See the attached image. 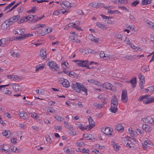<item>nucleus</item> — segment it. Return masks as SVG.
<instances>
[{"label": "nucleus", "mask_w": 154, "mask_h": 154, "mask_svg": "<svg viewBox=\"0 0 154 154\" xmlns=\"http://www.w3.org/2000/svg\"><path fill=\"white\" fill-rule=\"evenodd\" d=\"M142 127V128L146 132H149L152 130V128L151 127L146 124H143Z\"/></svg>", "instance_id": "nucleus-22"}, {"label": "nucleus", "mask_w": 154, "mask_h": 154, "mask_svg": "<svg viewBox=\"0 0 154 154\" xmlns=\"http://www.w3.org/2000/svg\"><path fill=\"white\" fill-rule=\"evenodd\" d=\"M102 86L103 88L108 89L109 90L112 91H115V87L110 83L108 82H106L104 83L102 85Z\"/></svg>", "instance_id": "nucleus-7"}, {"label": "nucleus", "mask_w": 154, "mask_h": 154, "mask_svg": "<svg viewBox=\"0 0 154 154\" xmlns=\"http://www.w3.org/2000/svg\"><path fill=\"white\" fill-rule=\"evenodd\" d=\"M129 18L133 22H135L136 21V18L134 17V16L133 15L131 14H130Z\"/></svg>", "instance_id": "nucleus-58"}, {"label": "nucleus", "mask_w": 154, "mask_h": 154, "mask_svg": "<svg viewBox=\"0 0 154 154\" xmlns=\"http://www.w3.org/2000/svg\"><path fill=\"white\" fill-rule=\"evenodd\" d=\"M113 146V147H114V149L116 151L119 149V148L120 146L119 145L116 143L115 141H113L111 142Z\"/></svg>", "instance_id": "nucleus-26"}, {"label": "nucleus", "mask_w": 154, "mask_h": 154, "mask_svg": "<svg viewBox=\"0 0 154 154\" xmlns=\"http://www.w3.org/2000/svg\"><path fill=\"white\" fill-rule=\"evenodd\" d=\"M88 5L93 8H97L98 5V4L96 3H91L89 4Z\"/></svg>", "instance_id": "nucleus-51"}, {"label": "nucleus", "mask_w": 154, "mask_h": 154, "mask_svg": "<svg viewBox=\"0 0 154 154\" xmlns=\"http://www.w3.org/2000/svg\"><path fill=\"white\" fill-rule=\"evenodd\" d=\"M122 100L123 103L127 102L128 100L127 91L126 90H123L122 94Z\"/></svg>", "instance_id": "nucleus-9"}, {"label": "nucleus", "mask_w": 154, "mask_h": 154, "mask_svg": "<svg viewBox=\"0 0 154 154\" xmlns=\"http://www.w3.org/2000/svg\"><path fill=\"white\" fill-rule=\"evenodd\" d=\"M24 30L23 29H17L14 31V34H18L20 35L21 36H23L24 33Z\"/></svg>", "instance_id": "nucleus-21"}, {"label": "nucleus", "mask_w": 154, "mask_h": 154, "mask_svg": "<svg viewBox=\"0 0 154 154\" xmlns=\"http://www.w3.org/2000/svg\"><path fill=\"white\" fill-rule=\"evenodd\" d=\"M144 145L149 147L152 146V143L148 140H146L144 142Z\"/></svg>", "instance_id": "nucleus-45"}, {"label": "nucleus", "mask_w": 154, "mask_h": 154, "mask_svg": "<svg viewBox=\"0 0 154 154\" xmlns=\"http://www.w3.org/2000/svg\"><path fill=\"white\" fill-rule=\"evenodd\" d=\"M29 115H31V117L35 119H36L38 117L37 114L35 112L29 113Z\"/></svg>", "instance_id": "nucleus-42"}, {"label": "nucleus", "mask_w": 154, "mask_h": 154, "mask_svg": "<svg viewBox=\"0 0 154 154\" xmlns=\"http://www.w3.org/2000/svg\"><path fill=\"white\" fill-rule=\"evenodd\" d=\"M96 25L103 29H106V27L104 24L100 23L99 22L97 23Z\"/></svg>", "instance_id": "nucleus-31"}, {"label": "nucleus", "mask_w": 154, "mask_h": 154, "mask_svg": "<svg viewBox=\"0 0 154 154\" xmlns=\"http://www.w3.org/2000/svg\"><path fill=\"white\" fill-rule=\"evenodd\" d=\"M112 130L109 127H107L105 129H103L102 130V131L106 135H112Z\"/></svg>", "instance_id": "nucleus-13"}, {"label": "nucleus", "mask_w": 154, "mask_h": 154, "mask_svg": "<svg viewBox=\"0 0 154 154\" xmlns=\"http://www.w3.org/2000/svg\"><path fill=\"white\" fill-rule=\"evenodd\" d=\"M76 145L79 146H83L84 144L83 142H78L76 143Z\"/></svg>", "instance_id": "nucleus-63"}, {"label": "nucleus", "mask_w": 154, "mask_h": 154, "mask_svg": "<svg viewBox=\"0 0 154 154\" xmlns=\"http://www.w3.org/2000/svg\"><path fill=\"white\" fill-rule=\"evenodd\" d=\"M12 151L16 153H17L20 152V149H18L15 146H14L11 149Z\"/></svg>", "instance_id": "nucleus-36"}, {"label": "nucleus", "mask_w": 154, "mask_h": 154, "mask_svg": "<svg viewBox=\"0 0 154 154\" xmlns=\"http://www.w3.org/2000/svg\"><path fill=\"white\" fill-rule=\"evenodd\" d=\"M12 87L13 90L15 92H18L21 91V87L17 84H13Z\"/></svg>", "instance_id": "nucleus-17"}, {"label": "nucleus", "mask_w": 154, "mask_h": 154, "mask_svg": "<svg viewBox=\"0 0 154 154\" xmlns=\"http://www.w3.org/2000/svg\"><path fill=\"white\" fill-rule=\"evenodd\" d=\"M151 0H142V4L143 5L150 4Z\"/></svg>", "instance_id": "nucleus-44"}, {"label": "nucleus", "mask_w": 154, "mask_h": 154, "mask_svg": "<svg viewBox=\"0 0 154 154\" xmlns=\"http://www.w3.org/2000/svg\"><path fill=\"white\" fill-rule=\"evenodd\" d=\"M128 140L133 143H137L136 140L132 137H129V138L128 139Z\"/></svg>", "instance_id": "nucleus-53"}, {"label": "nucleus", "mask_w": 154, "mask_h": 154, "mask_svg": "<svg viewBox=\"0 0 154 154\" xmlns=\"http://www.w3.org/2000/svg\"><path fill=\"white\" fill-rule=\"evenodd\" d=\"M48 64L50 69L52 70H56L57 68L56 63L53 61H49Z\"/></svg>", "instance_id": "nucleus-11"}, {"label": "nucleus", "mask_w": 154, "mask_h": 154, "mask_svg": "<svg viewBox=\"0 0 154 154\" xmlns=\"http://www.w3.org/2000/svg\"><path fill=\"white\" fill-rule=\"evenodd\" d=\"M44 65L42 64H39L35 66V71H37L39 70L42 69L44 67Z\"/></svg>", "instance_id": "nucleus-33"}, {"label": "nucleus", "mask_w": 154, "mask_h": 154, "mask_svg": "<svg viewBox=\"0 0 154 154\" xmlns=\"http://www.w3.org/2000/svg\"><path fill=\"white\" fill-rule=\"evenodd\" d=\"M6 21L8 23L9 26L11 25L12 23H14L12 19L11 18L8 19L7 20H6Z\"/></svg>", "instance_id": "nucleus-55"}, {"label": "nucleus", "mask_w": 154, "mask_h": 154, "mask_svg": "<svg viewBox=\"0 0 154 154\" xmlns=\"http://www.w3.org/2000/svg\"><path fill=\"white\" fill-rule=\"evenodd\" d=\"M147 24L152 28H154V23L152 22L147 21L146 22Z\"/></svg>", "instance_id": "nucleus-54"}, {"label": "nucleus", "mask_w": 154, "mask_h": 154, "mask_svg": "<svg viewBox=\"0 0 154 154\" xmlns=\"http://www.w3.org/2000/svg\"><path fill=\"white\" fill-rule=\"evenodd\" d=\"M59 82L61 84H62L63 87L68 88L70 86V84L69 81L63 78H61L59 79Z\"/></svg>", "instance_id": "nucleus-6"}, {"label": "nucleus", "mask_w": 154, "mask_h": 154, "mask_svg": "<svg viewBox=\"0 0 154 154\" xmlns=\"http://www.w3.org/2000/svg\"><path fill=\"white\" fill-rule=\"evenodd\" d=\"M2 134L6 137L8 138L10 135L11 132L9 131L5 130L2 133Z\"/></svg>", "instance_id": "nucleus-35"}, {"label": "nucleus", "mask_w": 154, "mask_h": 154, "mask_svg": "<svg viewBox=\"0 0 154 154\" xmlns=\"http://www.w3.org/2000/svg\"><path fill=\"white\" fill-rule=\"evenodd\" d=\"M141 70L144 72L149 70V69L148 66H144L142 67Z\"/></svg>", "instance_id": "nucleus-37"}, {"label": "nucleus", "mask_w": 154, "mask_h": 154, "mask_svg": "<svg viewBox=\"0 0 154 154\" xmlns=\"http://www.w3.org/2000/svg\"><path fill=\"white\" fill-rule=\"evenodd\" d=\"M11 56L14 57H17L19 55V54L18 53L13 51H11Z\"/></svg>", "instance_id": "nucleus-49"}, {"label": "nucleus", "mask_w": 154, "mask_h": 154, "mask_svg": "<svg viewBox=\"0 0 154 154\" xmlns=\"http://www.w3.org/2000/svg\"><path fill=\"white\" fill-rule=\"evenodd\" d=\"M139 78L140 79L139 85L141 89H143V88L145 82L144 77L143 75L139 74Z\"/></svg>", "instance_id": "nucleus-10"}, {"label": "nucleus", "mask_w": 154, "mask_h": 154, "mask_svg": "<svg viewBox=\"0 0 154 154\" xmlns=\"http://www.w3.org/2000/svg\"><path fill=\"white\" fill-rule=\"evenodd\" d=\"M103 8L105 9L108 10V11L110 10V9L114 8L113 6H104L103 7Z\"/></svg>", "instance_id": "nucleus-61"}, {"label": "nucleus", "mask_w": 154, "mask_h": 154, "mask_svg": "<svg viewBox=\"0 0 154 154\" xmlns=\"http://www.w3.org/2000/svg\"><path fill=\"white\" fill-rule=\"evenodd\" d=\"M115 37L116 38L119 39L120 41H122V35L120 33H118L116 34L115 35Z\"/></svg>", "instance_id": "nucleus-43"}, {"label": "nucleus", "mask_w": 154, "mask_h": 154, "mask_svg": "<svg viewBox=\"0 0 154 154\" xmlns=\"http://www.w3.org/2000/svg\"><path fill=\"white\" fill-rule=\"evenodd\" d=\"M46 51L45 48L42 49L40 51V55L42 59H45L47 56Z\"/></svg>", "instance_id": "nucleus-15"}, {"label": "nucleus", "mask_w": 154, "mask_h": 154, "mask_svg": "<svg viewBox=\"0 0 154 154\" xmlns=\"http://www.w3.org/2000/svg\"><path fill=\"white\" fill-rule=\"evenodd\" d=\"M131 48L135 50L136 51H142V49L140 47H137L134 45H131Z\"/></svg>", "instance_id": "nucleus-29"}, {"label": "nucleus", "mask_w": 154, "mask_h": 154, "mask_svg": "<svg viewBox=\"0 0 154 154\" xmlns=\"http://www.w3.org/2000/svg\"><path fill=\"white\" fill-rule=\"evenodd\" d=\"M128 131L131 134H133L134 135H135L137 133L136 132L133 130L132 128H129Z\"/></svg>", "instance_id": "nucleus-46"}, {"label": "nucleus", "mask_w": 154, "mask_h": 154, "mask_svg": "<svg viewBox=\"0 0 154 154\" xmlns=\"http://www.w3.org/2000/svg\"><path fill=\"white\" fill-rule=\"evenodd\" d=\"M130 83L132 84V86L133 88L135 87L137 83L136 78H132L130 81Z\"/></svg>", "instance_id": "nucleus-30"}, {"label": "nucleus", "mask_w": 154, "mask_h": 154, "mask_svg": "<svg viewBox=\"0 0 154 154\" xmlns=\"http://www.w3.org/2000/svg\"><path fill=\"white\" fill-rule=\"evenodd\" d=\"M21 3V2H20V3H17V4H15L14 6H13L11 9H10L9 10L7 11V13H8L10 12H11L12 10L14 9L17 6H18V5Z\"/></svg>", "instance_id": "nucleus-57"}, {"label": "nucleus", "mask_w": 154, "mask_h": 154, "mask_svg": "<svg viewBox=\"0 0 154 154\" xmlns=\"http://www.w3.org/2000/svg\"><path fill=\"white\" fill-rule=\"evenodd\" d=\"M112 58L113 57L112 55L109 54H106L105 56L104 60H110L112 59Z\"/></svg>", "instance_id": "nucleus-41"}, {"label": "nucleus", "mask_w": 154, "mask_h": 154, "mask_svg": "<svg viewBox=\"0 0 154 154\" xmlns=\"http://www.w3.org/2000/svg\"><path fill=\"white\" fill-rule=\"evenodd\" d=\"M139 101H143V103L148 104L154 102V97H149L148 95L140 96L138 99Z\"/></svg>", "instance_id": "nucleus-3"}, {"label": "nucleus", "mask_w": 154, "mask_h": 154, "mask_svg": "<svg viewBox=\"0 0 154 154\" xmlns=\"http://www.w3.org/2000/svg\"><path fill=\"white\" fill-rule=\"evenodd\" d=\"M139 3V2L138 1H136L131 3V5L132 6H135Z\"/></svg>", "instance_id": "nucleus-64"}, {"label": "nucleus", "mask_w": 154, "mask_h": 154, "mask_svg": "<svg viewBox=\"0 0 154 154\" xmlns=\"http://www.w3.org/2000/svg\"><path fill=\"white\" fill-rule=\"evenodd\" d=\"M26 21H32L34 18V16L32 15H30L25 17Z\"/></svg>", "instance_id": "nucleus-34"}, {"label": "nucleus", "mask_w": 154, "mask_h": 154, "mask_svg": "<svg viewBox=\"0 0 154 154\" xmlns=\"http://www.w3.org/2000/svg\"><path fill=\"white\" fill-rule=\"evenodd\" d=\"M73 61L76 63V65L79 66L85 67H87L88 68H90L89 66L87 65V64H88V62L87 60L85 61L75 60Z\"/></svg>", "instance_id": "nucleus-5"}, {"label": "nucleus", "mask_w": 154, "mask_h": 154, "mask_svg": "<svg viewBox=\"0 0 154 154\" xmlns=\"http://www.w3.org/2000/svg\"><path fill=\"white\" fill-rule=\"evenodd\" d=\"M2 93L3 94H6L8 96H11L12 93L11 91L9 90L8 88H4L2 90Z\"/></svg>", "instance_id": "nucleus-23"}, {"label": "nucleus", "mask_w": 154, "mask_h": 154, "mask_svg": "<svg viewBox=\"0 0 154 154\" xmlns=\"http://www.w3.org/2000/svg\"><path fill=\"white\" fill-rule=\"evenodd\" d=\"M47 111L48 112L54 113L55 112L54 109L52 107H48L47 108Z\"/></svg>", "instance_id": "nucleus-47"}, {"label": "nucleus", "mask_w": 154, "mask_h": 154, "mask_svg": "<svg viewBox=\"0 0 154 154\" xmlns=\"http://www.w3.org/2000/svg\"><path fill=\"white\" fill-rule=\"evenodd\" d=\"M64 124L65 127L66 128L71 130H74V127L73 126H71L68 123L66 122H64Z\"/></svg>", "instance_id": "nucleus-28"}, {"label": "nucleus", "mask_w": 154, "mask_h": 154, "mask_svg": "<svg viewBox=\"0 0 154 154\" xmlns=\"http://www.w3.org/2000/svg\"><path fill=\"white\" fill-rule=\"evenodd\" d=\"M43 90L41 89L40 90L37 89L36 90V92L37 94H42L43 93Z\"/></svg>", "instance_id": "nucleus-62"}, {"label": "nucleus", "mask_w": 154, "mask_h": 154, "mask_svg": "<svg viewBox=\"0 0 154 154\" xmlns=\"http://www.w3.org/2000/svg\"><path fill=\"white\" fill-rule=\"evenodd\" d=\"M52 28L51 27L46 28L45 30L42 31V32L39 33V35H44L45 34H46L52 31Z\"/></svg>", "instance_id": "nucleus-14"}, {"label": "nucleus", "mask_w": 154, "mask_h": 154, "mask_svg": "<svg viewBox=\"0 0 154 154\" xmlns=\"http://www.w3.org/2000/svg\"><path fill=\"white\" fill-rule=\"evenodd\" d=\"M61 11V10H57L56 11H55L54 12L53 14L54 15H55L56 16H57L59 14H60V12Z\"/></svg>", "instance_id": "nucleus-56"}, {"label": "nucleus", "mask_w": 154, "mask_h": 154, "mask_svg": "<svg viewBox=\"0 0 154 154\" xmlns=\"http://www.w3.org/2000/svg\"><path fill=\"white\" fill-rule=\"evenodd\" d=\"M105 54L103 51H101L100 54V57L101 58L103 59H104V58L105 57Z\"/></svg>", "instance_id": "nucleus-59"}, {"label": "nucleus", "mask_w": 154, "mask_h": 154, "mask_svg": "<svg viewBox=\"0 0 154 154\" xmlns=\"http://www.w3.org/2000/svg\"><path fill=\"white\" fill-rule=\"evenodd\" d=\"M81 152L83 153H89V150L86 148H83L81 149Z\"/></svg>", "instance_id": "nucleus-60"}, {"label": "nucleus", "mask_w": 154, "mask_h": 154, "mask_svg": "<svg viewBox=\"0 0 154 154\" xmlns=\"http://www.w3.org/2000/svg\"><path fill=\"white\" fill-rule=\"evenodd\" d=\"M75 125L76 126V127L79 128L82 131H84L85 130L87 129L88 128V126H87L86 127H85L83 126V124L79 122L76 123L75 124Z\"/></svg>", "instance_id": "nucleus-20"}, {"label": "nucleus", "mask_w": 154, "mask_h": 154, "mask_svg": "<svg viewBox=\"0 0 154 154\" xmlns=\"http://www.w3.org/2000/svg\"><path fill=\"white\" fill-rule=\"evenodd\" d=\"M127 3V0H119L117 4H124Z\"/></svg>", "instance_id": "nucleus-52"}, {"label": "nucleus", "mask_w": 154, "mask_h": 154, "mask_svg": "<svg viewBox=\"0 0 154 154\" xmlns=\"http://www.w3.org/2000/svg\"><path fill=\"white\" fill-rule=\"evenodd\" d=\"M9 26V25L6 21L3 23L1 26V28L2 30H5L8 28Z\"/></svg>", "instance_id": "nucleus-25"}, {"label": "nucleus", "mask_w": 154, "mask_h": 154, "mask_svg": "<svg viewBox=\"0 0 154 154\" xmlns=\"http://www.w3.org/2000/svg\"><path fill=\"white\" fill-rule=\"evenodd\" d=\"M142 120L146 123L154 124V119L150 116H148L145 118H142Z\"/></svg>", "instance_id": "nucleus-8"}, {"label": "nucleus", "mask_w": 154, "mask_h": 154, "mask_svg": "<svg viewBox=\"0 0 154 154\" xmlns=\"http://www.w3.org/2000/svg\"><path fill=\"white\" fill-rule=\"evenodd\" d=\"M74 4H72L69 3L67 1H65L60 2V6L63 8L65 9H69L72 7L73 5Z\"/></svg>", "instance_id": "nucleus-4"}, {"label": "nucleus", "mask_w": 154, "mask_h": 154, "mask_svg": "<svg viewBox=\"0 0 154 154\" xmlns=\"http://www.w3.org/2000/svg\"><path fill=\"white\" fill-rule=\"evenodd\" d=\"M88 121L89 124L88 129L90 130L95 126V122L91 117L88 119Z\"/></svg>", "instance_id": "nucleus-18"}, {"label": "nucleus", "mask_w": 154, "mask_h": 154, "mask_svg": "<svg viewBox=\"0 0 154 154\" xmlns=\"http://www.w3.org/2000/svg\"><path fill=\"white\" fill-rule=\"evenodd\" d=\"M116 129L118 131H122L124 129V127L122 125H119L116 127Z\"/></svg>", "instance_id": "nucleus-39"}, {"label": "nucleus", "mask_w": 154, "mask_h": 154, "mask_svg": "<svg viewBox=\"0 0 154 154\" xmlns=\"http://www.w3.org/2000/svg\"><path fill=\"white\" fill-rule=\"evenodd\" d=\"M118 101L117 97L115 96H113L111 100V106L109 109L110 111L112 113H115L118 109Z\"/></svg>", "instance_id": "nucleus-2"}, {"label": "nucleus", "mask_w": 154, "mask_h": 154, "mask_svg": "<svg viewBox=\"0 0 154 154\" xmlns=\"http://www.w3.org/2000/svg\"><path fill=\"white\" fill-rule=\"evenodd\" d=\"M71 87L75 91L79 93L81 92V91H84L86 95H87V90L86 88L82 84L79 82H74L72 83Z\"/></svg>", "instance_id": "nucleus-1"}, {"label": "nucleus", "mask_w": 154, "mask_h": 154, "mask_svg": "<svg viewBox=\"0 0 154 154\" xmlns=\"http://www.w3.org/2000/svg\"><path fill=\"white\" fill-rule=\"evenodd\" d=\"M147 91L150 92H152L154 91V86H152L148 87L147 89Z\"/></svg>", "instance_id": "nucleus-48"}, {"label": "nucleus", "mask_w": 154, "mask_h": 154, "mask_svg": "<svg viewBox=\"0 0 154 154\" xmlns=\"http://www.w3.org/2000/svg\"><path fill=\"white\" fill-rule=\"evenodd\" d=\"M33 35V34L28 33L27 34H24L23 36H18L16 38V39L18 40H21L23 39L28 37H31Z\"/></svg>", "instance_id": "nucleus-16"}, {"label": "nucleus", "mask_w": 154, "mask_h": 154, "mask_svg": "<svg viewBox=\"0 0 154 154\" xmlns=\"http://www.w3.org/2000/svg\"><path fill=\"white\" fill-rule=\"evenodd\" d=\"M124 41L125 42V43L126 44L130 45L131 48V45H133L129 39L128 38L126 37L125 40H124Z\"/></svg>", "instance_id": "nucleus-40"}, {"label": "nucleus", "mask_w": 154, "mask_h": 154, "mask_svg": "<svg viewBox=\"0 0 154 154\" xmlns=\"http://www.w3.org/2000/svg\"><path fill=\"white\" fill-rule=\"evenodd\" d=\"M88 37L89 39L94 42L97 43L98 42V39L94 37L92 35H89Z\"/></svg>", "instance_id": "nucleus-27"}, {"label": "nucleus", "mask_w": 154, "mask_h": 154, "mask_svg": "<svg viewBox=\"0 0 154 154\" xmlns=\"http://www.w3.org/2000/svg\"><path fill=\"white\" fill-rule=\"evenodd\" d=\"M46 141L48 143H51V140L50 137L48 134H47L45 136Z\"/></svg>", "instance_id": "nucleus-50"}, {"label": "nucleus", "mask_w": 154, "mask_h": 154, "mask_svg": "<svg viewBox=\"0 0 154 154\" xmlns=\"http://www.w3.org/2000/svg\"><path fill=\"white\" fill-rule=\"evenodd\" d=\"M18 115L20 117L22 118L23 119H26L27 118V115L23 111H21L20 112Z\"/></svg>", "instance_id": "nucleus-32"}, {"label": "nucleus", "mask_w": 154, "mask_h": 154, "mask_svg": "<svg viewBox=\"0 0 154 154\" xmlns=\"http://www.w3.org/2000/svg\"><path fill=\"white\" fill-rule=\"evenodd\" d=\"M103 103H104V102L100 104L97 103H95L93 104V106L99 109L103 108L104 107ZM105 103V102H104V104Z\"/></svg>", "instance_id": "nucleus-24"}, {"label": "nucleus", "mask_w": 154, "mask_h": 154, "mask_svg": "<svg viewBox=\"0 0 154 154\" xmlns=\"http://www.w3.org/2000/svg\"><path fill=\"white\" fill-rule=\"evenodd\" d=\"M20 18V16L19 15H17L11 18L12 19L14 23L17 21Z\"/></svg>", "instance_id": "nucleus-38"}, {"label": "nucleus", "mask_w": 154, "mask_h": 154, "mask_svg": "<svg viewBox=\"0 0 154 154\" xmlns=\"http://www.w3.org/2000/svg\"><path fill=\"white\" fill-rule=\"evenodd\" d=\"M2 44V47L7 45L8 42L10 41V38H2L1 39Z\"/></svg>", "instance_id": "nucleus-19"}, {"label": "nucleus", "mask_w": 154, "mask_h": 154, "mask_svg": "<svg viewBox=\"0 0 154 154\" xmlns=\"http://www.w3.org/2000/svg\"><path fill=\"white\" fill-rule=\"evenodd\" d=\"M8 79L13 81H19L21 79V77L19 76L15 75H7Z\"/></svg>", "instance_id": "nucleus-12"}]
</instances>
